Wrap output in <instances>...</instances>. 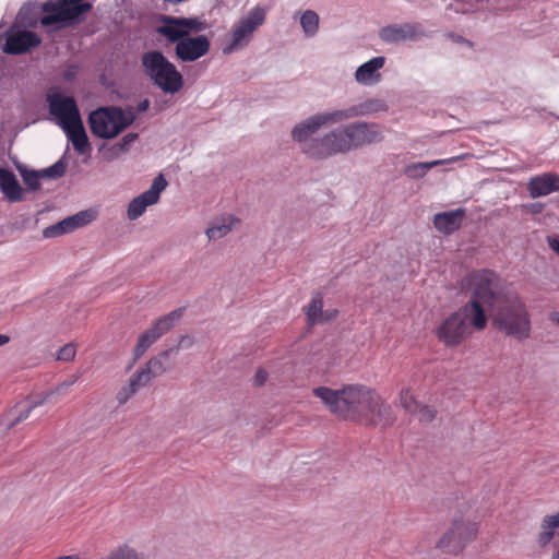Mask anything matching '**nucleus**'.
I'll use <instances>...</instances> for the list:
<instances>
[{
  "instance_id": "4c0bfd02",
  "label": "nucleus",
  "mask_w": 559,
  "mask_h": 559,
  "mask_svg": "<svg viewBox=\"0 0 559 559\" xmlns=\"http://www.w3.org/2000/svg\"><path fill=\"white\" fill-rule=\"evenodd\" d=\"M168 23L175 24L177 26H181L182 29H186L188 34L190 32H202L205 29L206 25L199 17H178L177 19H168Z\"/></svg>"
},
{
  "instance_id": "f03ea898",
  "label": "nucleus",
  "mask_w": 559,
  "mask_h": 559,
  "mask_svg": "<svg viewBox=\"0 0 559 559\" xmlns=\"http://www.w3.org/2000/svg\"><path fill=\"white\" fill-rule=\"evenodd\" d=\"M370 392L371 390L362 384H348L338 390L328 386H317L312 390L313 395L320 399L332 414L356 421L361 417Z\"/></svg>"
},
{
  "instance_id": "49530a36",
  "label": "nucleus",
  "mask_w": 559,
  "mask_h": 559,
  "mask_svg": "<svg viewBox=\"0 0 559 559\" xmlns=\"http://www.w3.org/2000/svg\"><path fill=\"white\" fill-rule=\"evenodd\" d=\"M546 241L549 248L559 255V235L547 236Z\"/></svg>"
},
{
  "instance_id": "f704fd0d",
  "label": "nucleus",
  "mask_w": 559,
  "mask_h": 559,
  "mask_svg": "<svg viewBox=\"0 0 559 559\" xmlns=\"http://www.w3.org/2000/svg\"><path fill=\"white\" fill-rule=\"evenodd\" d=\"M319 20V15L312 10H307L301 14L300 25L307 37H313L318 33Z\"/></svg>"
},
{
  "instance_id": "c9c22d12",
  "label": "nucleus",
  "mask_w": 559,
  "mask_h": 559,
  "mask_svg": "<svg viewBox=\"0 0 559 559\" xmlns=\"http://www.w3.org/2000/svg\"><path fill=\"white\" fill-rule=\"evenodd\" d=\"M17 170L23 178V182L28 191H37L40 189V170H28L25 166H17Z\"/></svg>"
},
{
  "instance_id": "7c9ffc66",
  "label": "nucleus",
  "mask_w": 559,
  "mask_h": 559,
  "mask_svg": "<svg viewBox=\"0 0 559 559\" xmlns=\"http://www.w3.org/2000/svg\"><path fill=\"white\" fill-rule=\"evenodd\" d=\"M146 386V384L138 378V374L134 372L128 383L123 385L117 393V402L119 405L126 404L141 388Z\"/></svg>"
},
{
  "instance_id": "4468645a",
  "label": "nucleus",
  "mask_w": 559,
  "mask_h": 559,
  "mask_svg": "<svg viewBox=\"0 0 559 559\" xmlns=\"http://www.w3.org/2000/svg\"><path fill=\"white\" fill-rule=\"evenodd\" d=\"M341 142L342 140L338 136L337 129H334L308 142L306 146L302 147V153L312 159H326L338 154H344Z\"/></svg>"
},
{
  "instance_id": "de8ad7c7",
  "label": "nucleus",
  "mask_w": 559,
  "mask_h": 559,
  "mask_svg": "<svg viewBox=\"0 0 559 559\" xmlns=\"http://www.w3.org/2000/svg\"><path fill=\"white\" fill-rule=\"evenodd\" d=\"M544 206L545 205L542 202H535V203L525 205V209L532 214H539L543 212Z\"/></svg>"
},
{
  "instance_id": "4d7b16f0",
  "label": "nucleus",
  "mask_w": 559,
  "mask_h": 559,
  "mask_svg": "<svg viewBox=\"0 0 559 559\" xmlns=\"http://www.w3.org/2000/svg\"><path fill=\"white\" fill-rule=\"evenodd\" d=\"M56 559H80L79 556H61V557H58Z\"/></svg>"
},
{
  "instance_id": "79ce46f5",
  "label": "nucleus",
  "mask_w": 559,
  "mask_h": 559,
  "mask_svg": "<svg viewBox=\"0 0 559 559\" xmlns=\"http://www.w3.org/2000/svg\"><path fill=\"white\" fill-rule=\"evenodd\" d=\"M76 348L73 344H66L57 353V359L60 361H71L74 359Z\"/></svg>"
},
{
  "instance_id": "864d4df0",
  "label": "nucleus",
  "mask_w": 559,
  "mask_h": 559,
  "mask_svg": "<svg viewBox=\"0 0 559 559\" xmlns=\"http://www.w3.org/2000/svg\"><path fill=\"white\" fill-rule=\"evenodd\" d=\"M549 319L551 322L556 323L559 326V312L558 311L551 312L549 316Z\"/></svg>"
},
{
  "instance_id": "dca6fc26",
  "label": "nucleus",
  "mask_w": 559,
  "mask_h": 559,
  "mask_svg": "<svg viewBox=\"0 0 559 559\" xmlns=\"http://www.w3.org/2000/svg\"><path fill=\"white\" fill-rule=\"evenodd\" d=\"M378 36L385 44H400L417 40L425 36V32L420 23H395L381 27Z\"/></svg>"
},
{
  "instance_id": "13d9d810",
  "label": "nucleus",
  "mask_w": 559,
  "mask_h": 559,
  "mask_svg": "<svg viewBox=\"0 0 559 559\" xmlns=\"http://www.w3.org/2000/svg\"><path fill=\"white\" fill-rule=\"evenodd\" d=\"M75 380H76V378L70 379V381H69V382H66V383H63L62 385H63L64 388H68V386H70V385H72V384L75 382Z\"/></svg>"
},
{
  "instance_id": "5fc2aeb1",
  "label": "nucleus",
  "mask_w": 559,
  "mask_h": 559,
  "mask_svg": "<svg viewBox=\"0 0 559 559\" xmlns=\"http://www.w3.org/2000/svg\"><path fill=\"white\" fill-rule=\"evenodd\" d=\"M45 400H46V397L40 399V400H37V401H34V402H32V403H31V404H28V405L31 406V408H33V409H34L35 407H37V406H39V405L44 404Z\"/></svg>"
},
{
  "instance_id": "8fccbe9b",
  "label": "nucleus",
  "mask_w": 559,
  "mask_h": 559,
  "mask_svg": "<svg viewBox=\"0 0 559 559\" xmlns=\"http://www.w3.org/2000/svg\"><path fill=\"white\" fill-rule=\"evenodd\" d=\"M123 152H120V151H117L115 150V144L109 147L105 153H104V156L106 157L107 160H112L115 158H117L120 154H122Z\"/></svg>"
},
{
  "instance_id": "37998d69",
  "label": "nucleus",
  "mask_w": 559,
  "mask_h": 559,
  "mask_svg": "<svg viewBox=\"0 0 559 559\" xmlns=\"http://www.w3.org/2000/svg\"><path fill=\"white\" fill-rule=\"evenodd\" d=\"M138 139V133H128L119 142L115 144V150L120 152H128L131 144Z\"/></svg>"
},
{
  "instance_id": "ddd939ff",
  "label": "nucleus",
  "mask_w": 559,
  "mask_h": 559,
  "mask_svg": "<svg viewBox=\"0 0 559 559\" xmlns=\"http://www.w3.org/2000/svg\"><path fill=\"white\" fill-rule=\"evenodd\" d=\"M359 421L369 426L385 428L394 424L395 416L392 407L371 390Z\"/></svg>"
},
{
  "instance_id": "f257e3e1",
  "label": "nucleus",
  "mask_w": 559,
  "mask_h": 559,
  "mask_svg": "<svg viewBox=\"0 0 559 559\" xmlns=\"http://www.w3.org/2000/svg\"><path fill=\"white\" fill-rule=\"evenodd\" d=\"M490 311L492 326L506 336L520 342L531 336V314L516 293H506L493 304Z\"/></svg>"
},
{
  "instance_id": "bb28decb",
  "label": "nucleus",
  "mask_w": 559,
  "mask_h": 559,
  "mask_svg": "<svg viewBox=\"0 0 559 559\" xmlns=\"http://www.w3.org/2000/svg\"><path fill=\"white\" fill-rule=\"evenodd\" d=\"M63 131L66 132L69 141H71L74 150L79 154H84L87 150H90V142L83 126V121L72 127H69L68 130Z\"/></svg>"
},
{
  "instance_id": "b1692460",
  "label": "nucleus",
  "mask_w": 559,
  "mask_h": 559,
  "mask_svg": "<svg viewBox=\"0 0 559 559\" xmlns=\"http://www.w3.org/2000/svg\"><path fill=\"white\" fill-rule=\"evenodd\" d=\"M322 127L318 115H313L297 123L292 130V139L300 145V150L311 142L313 134Z\"/></svg>"
},
{
  "instance_id": "39448f33",
  "label": "nucleus",
  "mask_w": 559,
  "mask_h": 559,
  "mask_svg": "<svg viewBox=\"0 0 559 559\" xmlns=\"http://www.w3.org/2000/svg\"><path fill=\"white\" fill-rule=\"evenodd\" d=\"M477 532L478 524L475 521L464 519L461 513L455 514L451 526L437 543V548L447 554L459 555L476 538Z\"/></svg>"
},
{
  "instance_id": "412c9836",
  "label": "nucleus",
  "mask_w": 559,
  "mask_h": 559,
  "mask_svg": "<svg viewBox=\"0 0 559 559\" xmlns=\"http://www.w3.org/2000/svg\"><path fill=\"white\" fill-rule=\"evenodd\" d=\"M527 190L533 199L559 191V176L554 173H545L532 177L527 183Z\"/></svg>"
},
{
  "instance_id": "3c124183",
  "label": "nucleus",
  "mask_w": 559,
  "mask_h": 559,
  "mask_svg": "<svg viewBox=\"0 0 559 559\" xmlns=\"http://www.w3.org/2000/svg\"><path fill=\"white\" fill-rule=\"evenodd\" d=\"M192 344H193L192 337H190L188 335H182V336H180L178 345L176 347H178V350H179L180 347H190Z\"/></svg>"
},
{
  "instance_id": "6ab92c4d",
  "label": "nucleus",
  "mask_w": 559,
  "mask_h": 559,
  "mask_svg": "<svg viewBox=\"0 0 559 559\" xmlns=\"http://www.w3.org/2000/svg\"><path fill=\"white\" fill-rule=\"evenodd\" d=\"M178 353V347H170L152 357L135 373L146 385L155 378L160 377L170 369L167 364L169 357Z\"/></svg>"
},
{
  "instance_id": "72a5a7b5",
  "label": "nucleus",
  "mask_w": 559,
  "mask_h": 559,
  "mask_svg": "<svg viewBox=\"0 0 559 559\" xmlns=\"http://www.w3.org/2000/svg\"><path fill=\"white\" fill-rule=\"evenodd\" d=\"M354 114L355 112H353V109L350 106L346 109H338V110H333V111H329V112H320L317 115H318L319 120L323 127V126L335 124V123L342 122L344 120L353 119V118H355Z\"/></svg>"
},
{
  "instance_id": "e433bc0d",
  "label": "nucleus",
  "mask_w": 559,
  "mask_h": 559,
  "mask_svg": "<svg viewBox=\"0 0 559 559\" xmlns=\"http://www.w3.org/2000/svg\"><path fill=\"white\" fill-rule=\"evenodd\" d=\"M112 111L116 114L118 123H120L122 128V132L129 128L136 119L138 111L133 106H127L126 108L114 106Z\"/></svg>"
},
{
  "instance_id": "4be33fe9",
  "label": "nucleus",
  "mask_w": 559,
  "mask_h": 559,
  "mask_svg": "<svg viewBox=\"0 0 559 559\" xmlns=\"http://www.w3.org/2000/svg\"><path fill=\"white\" fill-rule=\"evenodd\" d=\"M0 191L10 203L24 200V191L14 173L0 167Z\"/></svg>"
},
{
  "instance_id": "393cba45",
  "label": "nucleus",
  "mask_w": 559,
  "mask_h": 559,
  "mask_svg": "<svg viewBox=\"0 0 559 559\" xmlns=\"http://www.w3.org/2000/svg\"><path fill=\"white\" fill-rule=\"evenodd\" d=\"M460 312H463V319L465 322L469 320L468 326H472L476 331H483L487 326V316L481 302L476 299H471L464 306L459 308Z\"/></svg>"
},
{
  "instance_id": "aec40b11",
  "label": "nucleus",
  "mask_w": 559,
  "mask_h": 559,
  "mask_svg": "<svg viewBox=\"0 0 559 559\" xmlns=\"http://www.w3.org/2000/svg\"><path fill=\"white\" fill-rule=\"evenodd\" d=\"M94 218L95 215L92 211H81L58 222L57 224L46 227L43 235L45 238L58 237L90 224Z\"/></svg>"
},
{
  "instance_id": "6e6552de",
  "label": "nucleus",
  "mask_w": 559,
  "mask_h": 559,
  "mask_svg": "<svg viewBox=\"0 0 559 559\" xmlns=\"http://www.w3.org/2000/svg\"><path fill=\"white\" fill-rule=\"evenodd\" d=\"M182 317V309L178 308L166 316L155 320L150 329L140 334L133 349L132 365L141 358L144 353L164 334L174 328L175 323Z\"/></svg>"
},
{
  "instance_id": "c756f323",
  "label": "nucleus",
  "mask_w": 559,
  "mask_h": 559,
  "mask_svg": "<svg viewBox=\"0 0 559 559\" xmlns=\"http://www.w3.org/2000/svg\"><path fill=\"white\" fill-rule=\"evenodd\" d=\"M168 19H177V16H163L162 21L164 23L163 26L157 28V32L164 36L169 43H175L176 45L188 35L186 29H182L181 26H177L175 24L168 23Z\"/></svg>"
},
{
  "instance_id": "0eeeda50",
  "label": "nucleus",
  "mask_w": 559,
  "mask_h": 559,
  "mask_svg": "<svg viewBox=\"0 0 559 559\" xmlns=\"http://www.w3.org/2000/svg\"><path fill=\"white\" fill-rule=\"evenodd\" d=\"M469 284L473 290L472 299L486 304L493 308V304L506 293L500 292L499 276L490 270H480L469 275Z\"/></svg>"
},
{
  "instance_id": "6e6d98bb",
  "label": "nucleus",
  "mask_w": 559,
  "mask_h": 559,
  "mask_svg": "<svg viewBox=\"0 0 559 559\" xmlns=\"http://www.w3.org/2000/svg\"><path fill=\"white\" fill-rule=\"evenodd\" d=\"M10 342V337L4 334H0V346H3Z\"/></svg>"
},
{
  "instance_id": "1a4fd4ad",
  "label": "nucleus",
  "mask_w": 559,
  "mask_h": 559,
  "mask_svg": "<svg viewBox=\"0 0 559 559\" xmlns=\"http://www.w3.org/2000/svg\"><path fill=\"white\" fill-rule=\"evenodd\" d=\"M265 13L262 9H254L249 14L241 19L233 28L231 41L223 48L224 55L233 53L234 51L246 47L254 31L263 24Z\"/></svg>"
},
{
  "instance_id": "f8f14e48",
  "label": "nucleus",
  "mask_w": 559,
  "mask_h": 559,
  "mask_svg": "<svg viewBox=\"0 0 559 559\" xmlns=\"http://www.w3.org/2000/svg\"><path fill=\"white\" fill-rule=\"evenodd\" d=\"M114 106L98 107L93 110L87 118L91 132L98 139H114L122 132L118 123Z\"/></svg>"
},
{
  "instance_id": "2eb2a0df",
  "label": "nucleus",
  "mask_w": 559,
  "mask_h": 559,
  "mask_svg": "<svg viewBox=\"0 0 559 559\" xmlns=\"http://www.w3.org/2000/svg\"><path fill=\"white\" fill-rule=\"evenodd\" d=\"M167 181L163 175H158L152 182L148 190L140 195L133 198L127 210V215L130 221H135L143 215L146 207L158 202L160 192L167 187Z\"/></svg>"
},
{
  "instance_id": "603ef678",
  "label": "nucleus",
  "mask_w": 559,
  "mask_h": 559,
  "mask_svg": "<svg viewBox=\"0 0 559 559\" xmlns=\"http://www.w3.org/2000/svg\"><path fill=\"white\" fill-rule=\"evenodd\" d=\"M148 107H150V100H148L147 98H144V99H142V100L138 104V106H136L135 108H136V111H138V114H139V112H144V111H146V110L148 109Z\"/></svg>"
},
{
  "instance_id": "f3484780",
  "label": "nucleus",
  "mask_w": 559,
  "mask_h": 559,
  "mask_svg": "<svg viewBox=\"0 0 559 559\" xmlns=\"http://www.w3.org/2000/svg\"><path fill=\"white\" fill-rule=\"evenodd\" d=\"M211 44L205 35L185 36L175 47L176 57L182 62H193L210 50Z\"/></svg>"
},
{
  "instance_id": "a211bd4d",
  "label": "nucleus",
  "mask_w": 559,
  "mask_h": 559,
  "mask_svg": "<svg viewBox=\"0 0 559 559\" xmlns=\"http://www.w3.org/2000/svg\"><path fill=\"white\" fill-rule=\"evenodd\" d=\"M41 44V38L32 31H17L8 34L2 50L8 55H23Z\"/></svg>"
},
{
  "instance_id": "a18cd8bd",
  "label": "nucleus",
  "mask_w": 559,
  "mask_h": 559,
  "mask_svg": "<svg viewBox=\"0 0 559 559\" xmlns=\"http://www.w3.org/2000/svg\"><path fill=\"white\" fill-rule=\"evenodd\" d=\"M267 377H269V373L265 369H262V368L258 369L254 374L255 385H258V386L263 385L266 382Z\"/></svg>"
},
{
  "instance_id": "5701e85b",
  "label": "nucleus",
  "mask_w": 559,
  "mask_h": 559,
  "mask_svg": "<svg viewBox=\"0 0 559 559\" xmlns=\"http://www.w3.org/2000/svg\"><path fill=\"white\" fill-rule=\"evenodd\" d=\"M464 216L463 207L438 213L433 216L435 228L444 235H451L461 227Z\"/></svg>"
},
{
  "instance_id": "a19ab883",
  "label": "nucleus",
  "mask_w": 559,
  "mask_h": 559,
  "mask_svg": "<svg viewBox=\"0 0 559 559\" xmlns=\"http://www.w3.org/2000/svg\"><path fill=\"white\" fill-rule=\"evenodd\" d=\"M420 421L430 423L436 417V411L428 405L418 404L417 412L414 414Z\"/></svg>"
},
{
  "instance_id": "a878e982",
  "label": "nucleus",
  "mask_w": 559,
  "mask_h": 559,
  "mask_svg": "<svg viewBox=\"0 0 559 559\" xmlns=\"http://www.w3.org/2000/svg\"><path fill=\"white\" fill-rule=\"evenodd\" d=\"M384 57H374L358 67L355 72V79L358 83L370 85L380 80L379 70L384 66Z\"/></svg>"
},
{
  "instance_id": "cd10ccee",
  "label": "nucleus",
  "mask_w": 559,
  "mask_h": 559,
  "mask_svg": "<svg viewBox=\"0 0 559 559\" xmlns=\"http://www.w3.org/2000/svg\"><path fill=\"white\" fill-rule=\"evenodd\" d=\"M238 222L239 221L233 215L224 216L215 221L212 226L206 229V236L210 240H218L225 237L231 230L233 225Z\"/></svg>"
},
{
  "instance_id": "423d86ee",
  "label": "nucleus",
  "mask_w": 559,
  "mask_h": 559,
  "mask_svg": "<svg viewBox=\"0 0 559 559\" xmlns=\"http://www.w3.org/2000/svg\"><path fill=\"white\" fill-rule=\"evenodd\" d=\"M336 129L342 140L341 143L344 154L380 142L383 139L382 132L377 123L356 121Z\"/></svg>"
},
{
  "instance_id": "9b49d317",
  "label": "nucleus",
  "mask_w": 559,
  "mask_h": 559,
  "mask_svg": "<svg viewBox=\"0 0 559 559\" xmlns=\"http://www.w3.org/2000/svg\"><path fill=\"white\" fill-rule=\"evenodd\" d=\"M436 335L447 347L461 345L471 335L468 323L463 319V312L457 309L447 317L436 329Z\"/></svg>"
},
{
  "instance_id": "20e7f679",
  "label": "nucleus",
  "mask_w": 559,
  "mask_h": 559,
  "mask_svg": "<svg viewBox=\"0 0 559 559\" xmlns=\"http://www.w3.org/2000/svg\"><path fill=\"white\" fill-rule=\"evenodd\" d=\"M141 63L147 78L166 94L178 93L185 84L182 74L159 50L142 55Z\"/></svg>"
},
{
  "instance_id": "c85d7f7f",
  "label": "nucleus",
  "mask_w": 559,
  "mask_h": 559,
  "mask_svg": "<svg viewBox=\"0 0 559 559\" xmlns=\"http://www.w3.org/2000/svg\"><path fill=\"white\" fill-rule=\"evenodd\" d=\"M307 323L313 326L318 323H322L323 316V297L321 293H316L310 302L305 308Z\"/></svg>"
},
{
  "instance_id": "473e14b6",
  "label": "nucleus",
  "mask_w": 559,
  "mask_h": 559,
  "mask_svg": "<svg viewBox=\"0 0 559 559\" xmlns=\"http://www.w3.org/2000/svg\"><path fill=\"white\" fill-rule=\"evenodd\" d=\"M386 108L388 106L383 100L376 98L367 99L366 102L352 106L355 118L384 111Z\"/></svg>"
},
{
  "instance_id": "ea45409f",
  "label": "nucleus",
  "mask_w": 559,
  "mask_h": 559,
  "mask_svg": "<svg viewBox=\"0 0 559 559\" xmlns=\"http://www.w3.org/2000/svg\"><path fill=\"white\" fill-rule=\"evenodd\" d=\"M400 402L402 407L409 414H415L418 408L419 402H417L411 394L408 389H403L400 393Z\"/></svg>"
},
{
  "instance_id": "58836bf2",
  "label": "nucleus",
  "mask_w": 559,
  "mask_h": 559,
  "mask_svg": "<svg viewBox=\"0 0 559 559\" xmlns=\"http://www.w3.org/2000/svg\"><path fill=\"white\" fill-rule=\"evenodd\" d=\"M66 154L51 166L40 169L43 178L58 179L61 178L67 170V163L64 160Z\"/></svg>"
},
{
  "instance_id": "2f4dec72",
  "label": "nucleus",
  "mask_w": 559,
  "mask_h": 559,
  "mask_svg": "<svg viewBox=\"0 0 559 559\" xmlns=\"http://www.w3.org/2000/svg\"><path fill=\"white\" fill-rule=\"evenodd\" d=\"M452 159H437L432 162L413 163L405 168V174L412 179H419L423 178L429 169L438 165L447 164Z\"/></svg>"
},
{
  "instance_id": "9d476101",
  "label": "nucleus",
  "mask_w": 559,
  "mask_h": 559,
  "mask_svg": "<svg viewBox=\"0 0 559 559\" xmlns=\"http://www.w3.org/2000/svg\"><path fill=\"white\" fill-rule=\"evenodd\" d=\"M49 112L57 120L62 130H68L82 121L78 104L72 96H66L61 93L47 95Z\"/></svg>"
},
{
  "instance_id": "7ed1b4c3",
  "label": "nucleus",
  "mask_w": 559,
  "mask_h": 559,
  "mask_svg": "<svg viewBox=\"0 0 559 559\" xmlns=\"http://www.w3.org/2000/svg\"><path fill=\"white\" fill-rule=\"evenodd\" d=\"M92 8L85 0H47L41 4L39 23L56 31L72 27L83 23Z\"/></svg>"
},
{
  "instance_id": "09e8293b",
  "label": "nucleus",
  "mask_w": 559,
  "mask_h": 559,
  "mask_svg": "<svg viewBox=\"0 0 559 559\" xmlns=\"http://www.w3.org/2000/svg\"><path fill=\"white\" fill-rule=\"evenodd\" d=\"M337 314H338V311L336 309L323 310L322 323L334 320L337 317Z\"/></svg>"
},
{
  "instance_id": "c03bdc74",
  "label": "nucleus",
  "mask_w": 559,
  "mask_h": 559,
  "mask_svg": "<svg viewBox=\"0 0 559 559\" xmlns=\"http://www.w3.org/2000/svg\"><path fill=\"white\" fill-rule=\"evenodd\" d=\"M33 408L29 405L26 406L25 409H21L19 415L10 423L9 427L12 428L23 420L27 419Z\"/></svg>"
}]
</instances>
